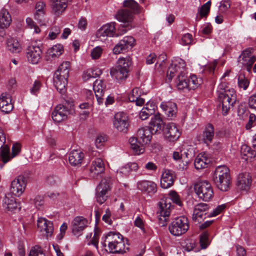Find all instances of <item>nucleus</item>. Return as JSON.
Returning a JSON list of instances; mask_svg holds the SVG:
<instances>
[{"label": "nucleus", "instance_id": "f257e3e1", "mask_svg": "<svg viewBox=\"0 0 256 256\" xmlns=\"http://www.w3.org/2000/svg\"><path fill=\"white\" fill-rule=\"evenodd\" d=\"M176 74H178L176 86L180 90H190L188 80L186 76V64L180 58H176L172 60L167 72V78L171 80Z\"/></svg>", "mask_w": 256, "mask_h": 256}, {"label": "nucleus", "instance_id": "f03ea898", "mask_svg": "<svg viewBox=\"0 0 256 256\" xmlns=\"http://www.w3.org/2000/svg\"><path fill=\"white\" fill-rule=\"evenodd\" d=\"M217 94L218 100L222 104V114L226 115L236 102V92L234 89L224 87L222 84L218 85Z\"/></svg>", "mask_w": 256, "mask_h": 256}, {"label": "nucleus", "instance_id": "7ed1b4c3", "mask_svg": "<svg viewBox=\"0 0 256 256\" xmlns=\"http://www.w3.org/2000/svg\"><path fill=\"white\" fill-rule=\"evenodd\" d=\"M214 181L216 187L221 191H228L231 184V176L229 168L226 166H219L215 170Z\"/></svg>", "mask_w": 256, "mask_h": 256}, {"label": "nucleus", "instance_id": "20e7f679", "mask_svg": "<svg viewBox=\"0 0 256 256\" xmlns=\"http://www.w3.org/2000/svg\"><path fill=\"white\" fill-rule=\"evenodd\" d=\"M190 225L188 218L184 216L175 218L169 226L170 234L174 236H180L184 234L189 229Z\"/></svg>", "mask_w": 256, "mask_h": 256}, {"label": "nucleus", "instance_id": "39448f33", "mask_svg": "<svg viewBox=\"0 0 256 256\" xmlns=\"http://www.w3.org/2000/svg\"><path fill=\"white\" fill-rule=\"evenodd\" d=\"M194 191L198 198L206 202H208L214 196V191L212 186L207 181L197 182L194 186Z\"/></svg>", "mask_w": 256, "mask_h": 256}, {"label": "nucleus", "instance_id": "423d86ee", "mask_svg": "<svg viewBox=\"0 0 256 256\" xmlns=\"http://www.w3.org/2000/svg\"><path fill=\"white\" fill-rule=\"evenodd\" d=\"M130 64L131 60L129 56L120 58L118 59L116 64L118 71L114 72H113V76L116 77L118 82L127 78Z\"/></svg>", "mask_w": 256, "mask_h": 256}, {"label": "nucleus", "instance_id": "0eeeda50", "mask_svg": "<svg viewBox=\"0 0 256 256\" xmlns=\"http://www.w3.org/2000/svg\"><path fill=\"white\" fill-rule=\"evenodd\" d=\"M112 180L110 178L102 180L96 188V201L100 204H102L107 200L108 191L110 190Z\"/></svg>", "mask_w": 256, "mask_h": 256}, {"label": "nucleus", "instance_id": "6e6552de", "mask_svg": "<svg viewBox=\"0 0 256 256\" xmlns=\"http://www.w3.org/2000/svg\"><path fill=\"white\" fill-rule=\"evenodd\" d=\"M163 133L165 140L169 142H174L180 138L182 132L175 123L169 122L165 125Z\"/></svg>", "mask_w": 256, "mask_h": 256}, {"label": "nucleus", "instance_id": "1a4fd4ad", "mask_svg": "<svg viewBox=\"0 0 256 256\" xmlns=\"http://www.w3.org/2000/svg\"><path fill=\"white\" fill-rule=\"evenodd\" d=\"M113 125L119 132L126 133L130 126L128 116L122 112L116 113L113 120Z\"/></svg>", "mask_w": 256, "mask_h": 256}, {"label": "nucleus", "instance_id": "9d476101", "mask_svg": "<svg viewBox=\"0 0 256 256\" xmlns=\"http://www.w3.org/2000/svg\"><path fill=\"white\" fill-rule=\"evenodd\" d=\"M20 150V146L18 144H14L12 147V156L10 154V148L7 145L4 146L0 151V162L3 164H0V168H2L4 165L9 162L12 158L16 156Z\"/></svg>", "mask_w": 256, "mask_h": 256}, {"label": "nucleus", "instance_id": "9b49d317", "mask_svg": "<svg viewBox=\"0 0 256 256\" xmlns=\"http://www.w3.org/2000/svg\"><path fill=\"white\" fill-rule=\"evenodd\" d=\"M26 186V178L20 176L12 182L10 194L19 197L24 192Z\"/></svg>", "mask_w": 256, "mask_h": 256}, {"label": "nucleus", "instance_id": "f8f14e48", "mask_svg": "<svg viewBox=\"0 0 256 256\" xmlns=\"http://www.w3.org/2000/svg\"><path fill=\"white\" fill-rule=\"evenodd\" d=\"M139 166L136 162H129L118 168L116 176L118 179L127 178L131 172H137Z\"/></svg>", "mask_w": 256, "mask_h": 256}, {"label": "nucleus", "instance_id": "ddd939ff", "mask_svg": "<svg viewBox=\"0 0 256 256\" xmlns=\"http://www.w3.org/2000/svg\"><path fill=\"white\" fill-rule=\"evenodd\" d=\"M42 50L38 46L32 44L27 50L26 56L28 61L32 64H37L42 58Z\"/></svg>", "mask_w": 256, "mask_h": 256}, {"label": "nucleus", "instance_id": "4468645a", "mask_svg": "<svg viewBox=\"0 0 256 256\" xmlns=\"http://www.w3.org/2000/svg\"><path fill=\"white\" fill-rule=\"evenodd\" d=\"M135 43V40L131 36H125L113 48V53L118 54L123 50L131 48Z\"/></svg>", "mask_w": 256, "mask_h": 256}, {"label": "nucleus", "instance_id": "2eb2a0df", "mask_svg": "<svg viewBox=\"0 0 256 256\" xmlns=\"http://www.w3.org/2000/svg\"><path fill=\"white\" fill-rule=\"evenodd\" d=\"M37 226L40 232L47 238L52 236L54 230L53 224L52 222L44 218H39L38 220Z\"/></svg>", "mask_w": 256, "mask_h": 256}, {"label": "nucleus", "instance_id": "dca6fc26", "mask_svg": "<svg viewBox=\"0 0 256 256\" xmlns=\"http://www.w3.org/2000/svg\"><path fill=\"white\" fill-rule=\"evenodd\" d=\"M137 188L143 192L150 195L156 192L157 186L155 182L148 180H141L137 182Z\"/></svg>", "mask_w": 256, "mask_h": 256}, {"label": "nucleus", "instance_id": "f3484780", "mask_svg": "<svg viewBox=\"0 0 256 256\" xmlns=\"http://www.w3.org/2000/svg\"><path fill=\"white\" fill-rule=\"evenodd\" d=\"M88 220L82 216H76L72 222V232L75 236H80L81 232L88 226Z\"/></svg>", "mask_w": 256, "mask_h": 256}, {"label": "nucleus", "instance_id": "a211bd4d", "mask_svg": "<svg viewBox=\"0 0 256 256\" xmlns=\"http://www.w3.org/2000/svg\"><path fill=\"white\" fill-rule=\"evenodd\" d=\"M2 202V206L5 210L8 212H14L20 209L19 204L16 202L11 194H6L3 199Z\"/></svg>", "mask_w": 256, "mask_h": 256}, {"label": "nucleus", "instance_id": "6ab92c4d", "mask_svg": "<svg viewBox=\"0 0 256 256\" xmlns=\"http://www.w3.org/2000/svg\"><path fill=\"white\" fill-rule=\"evenodd\" d=\"M34 18L40 25H46L47 21L45 18L46 4L42 1L36 2Z\"/></svg>", "mask_w": 256, "mask_h": 256}, {"label": "nucleus", "instance_id": "aec40b11", "mask_svg": "<svg viewBox=\"0 0 256 256\" xmlns=\"http://www.w3.org/2000/svg\"><path fill=\"white\" fill-rule=\"evenodd\" d=\"M68 110L66 106L62 104L58 105L52 114V117L54 121L60 122L67 118Z\"/></svg>", "mask_w": 256, "mask_h": 256}, {"label": "nucleus", "instance_id": "412c9836", "mask_svg": "<svg viewBox=\"0 0 256 256\" xmlns=\"http://www.w3.org/2000/svg\"><path fill=\"white\" fill-rule=\"evenodd\" d=\"M158 212L161 216L164 217V220L166 221L170 215L172 208L170 200L168 198H162L158 203Z\"/></svg>", "mask_w": 256, "mask_h": 256}, {"label": "nucleus", "instance_id": "4be33fe9", "mask_svg": "<svg viewBox=\"0 0 256 256\" xmlns=\"http://www.w3.org/2000/svg\"><path fill=\"white\" fill-rule=\"evenodd\" d=\"M251 183L252 178L249 173L244 172L238 175L237 184L238 187L241 190H248L251 186Z\"/></svg>", "mask_w": 256, "mask_h": 256}, {"label": "nucleus", "instance_id": "5701e85b", "mask_svg": "<svg viewBox=\"0 0 256 256\" xmlns=\"http://www.w3.org/2000/svg\"><path fill=\"white\" fill-rule=\"evenodd\" d=\"M104 170V164L100 158H96L93 160L90 167V175L95 178L98 174H102Z\"/></svg>", "mask_w": 256, "mask_h": 256}, {"label": "nucleus", "instance_id": "b1692460", "mask_svg": "<svg viewBox=\"0 0 256 256\" xmlns=\"http://www.w3.org/2000/svg\"><path fill=\"white\" fill-rule=\"evenodd\" d=\"M256 60V56L254 54L252 49L250 48L244 50L238 58V64L242 66L254 64Z\"/></svg>", "mask_w": 256, "mask_h": 256}, {"label": "nucleus", "instance_id": "393cba45", "mask_svg": "<svg viewBox=\"0 0 256 256\" xmlns=\"http://www.w3.org/2000/svg\"><path fill=\"white\" fill-rule=\"evenodd\" d=\"M113 249H114L113 254H123L126 252L124 237L119 232H113Z\"/></svg>", "mask_w": 256, "mask_h": 256}, {"label": "nucleus", "instance_id": "a878e982", "mask_svg": "<svg viewBox=\"0 0 256 256\" xmlns=\"http://www.w3.org/2000/svg\"><path fill=\"white\" fill-rule=\"evenodd\" d=\"M164 127V122L159 114H155L152 118L148 128L154 134L160 133Z\"/></svg>", "mask_w": 256, "mask_h": 256}, {"label": "nucleus", "instance_id": "bb28decb", "mask_svg": "<svg viewBox=\"0 0 256 256\" xmlns=\"http://www.w3.org/2000/svg\"><path fill=\"white\" fill-rule=\"evenodd\" d=\"M115 17L118 20L122 22L126 26H132V14L129 11L124 10H120Z\"/></svg>", "mask_w": 256, "mask_h": 256}, {"label": "nucleus", "instance_id": "cd10ccee", "mask_svg": "<svg viewBox=\"0 0 256 256\" xmlns=\"http://www.w3.org/2000/svg\"><path fill=\"white\" fill-rule=\"evenodd\" d=\"M174 172L170 170H164L162 174L160 186L163 188H168L173 184L174 180Z\"/></svg>", "mask_w": 256, "mask_h": 256}, {"label": "nucleus", "instance_id": "c85d7f7f", "mask_svg": "<svg viewBox=\"0 0 256 256\" xmlns=\"http://www.w3.org/2000/svg\"><path fill=\"white\" fill-rule=\"evenodd\" d=\"M210 162V158L206 153L201 152L195 158L194 166L198 170L204 168L208 167Z\"/></svg>", "mask_w": 256, "mask_h": 256}, {"label": "nucleus", "instance_id": "c756f323", "mask_svg": "<svg viewBox=\"0 0 256 256\" xmlns=\"http://www.w3.org/2000/svg\"><path fill=\"white\" fill-rule=\"evenodd\" d=\"M11 96L9 94H2L0 97V108L6 114L10 112L13 109Z\"/></svg>", "mask_w": 256, "mask_h": 256}, {"label": "nucleus", "instance_id": "7c9ffc66", "mask_svg": "<svg viewBox=\"0 0 256 256\" xmlns=\"http://www.w3.org/2000/svg\"><path fill=\"white\" fill-rule=\"evenodd\" d=\"M208 208V205L206 204L201 203L196 205L193 212L192 217L193 220L200 222L204 218Z\"/></svg>", "mask_w": 256, "mask_h": 256}, {"label": "nucleus", "instance_id": "2f4dec72", "mask_svg": "<svg viewBox=\"0 0 256 256\" xmlns=\"http://www.w3.org/2000/svg\"><path fill=\"white\" fill-rule=\"evenodd\" d=\"M140 140H138V138L134 136L130 137L128 140L130 148L136 155H140L144 152V144Z\"/></svg>", "mask_w": 256, "mask_h": 256}, {"label": "nucleus", "instance_id": "473e14b6", "mask_svg": "<svg viewBox=\"0 0 256 256\" xmlns=\"http://www.w3.org/2000/svg\"><path fill=\"white\" fill-rule=\"evenodd\" d=\"M153 134H154L148 126L141 128L138 129L137 132L138 138L144 144H149Z\"/></svg>", "mask_w": 256, "mask_h": 256}, {"label": "nucleus", "instance_id": "72a5a7b5", "mask_svg": "<svg viewBox=\"0 0 256 256\" xmlns=\"http://www.w3.org/2000/svg\"><path fill=\"white\" fill-rule=\"evenodd\" d=\"M84 158V153L80 150H72L69 154L68 160L73 166H78Z\"/></svg>", "mask_w": 256, "mask_h": 256}, {"label": "nucleus", "instance_id": "f704fd0d", "mask_svg": "<svg viewBox=\"0 0 256 256\" xmlns=\"http://www.w3.org/2000/svg\"><path fill=\"white\" fill-rule=\"evenodd\" d=\"M104 88L105 86L102 80H96L93 84V89L98 104H102L103 102L102 97L104 96Z\"/></svg>", "mask_w": 256, "mask_h": 256}, {"label": "nucleus", "instance_id": "c9c22d12", "mask_svg": "<svg viewBox=\"0 0 256 256\" xmlns=\"http://www.w3.org/2000/svg\"><path fill=\"white\" fill-rule=\"evenodd\" d=\"M160 108L169 118L175 116L176 112V104L172 102H163L161 103Z\"/></svg>", "mask_w": 256, "mask_h": 256}, {"label": "nucleus", "instance_id": "e433bc0d", "mask_svg": "<svg viewBox=\"0 0 256 256\" xmlns=\"http://www.w3.org/2000/svg\"><path fill=\"white\" fill-rule=\"evenodd\" d=\"M68 78L60 74H54V84L56 90L61 94L65 92V88L68 82Z\"/></svg>", "mask_w": 256, "mask_h": 256}, {"label": "nucleus", "instance_id": "4c0bfd02", "mask_svg": "<svg viewBox=\"0 0 256 256\" xmlns=\"http://www.w3.org/2000/svg\"><path fill=\"white\" fill-rule=\"evenodd\" d=\"M52 12L56 16L61 14L67 8V0H52Z\"/></svg>", "mask_w": 256, "mask_h": 256}, {"label": "nucleus", "instance_id": "58836bf2", "mask_svg": "<svg viewBox=\"0 0 256 256\" xmlns=\"http://www.w3.org/2000/svg\"><path fill=\"white\" fill-rule=\"evenodd\" d=\"M12 18L8 10L6 8L2 9L0 12V29L7 28L10 25Z\"/></svg>", "mask_w": 256, "mask_h": 256}, {"label": "nucleus", "instance_id": "ea45409f", "mask_svg": "<svg viewBox=\"0 0 256 256\" xmlns=\"http://www.w3.org/2000/svg\"><path fill=\"white\" fill-rule=\"evenodd\" d=\"M112 34V29L110 24L102 26L96 32V38L100 39L101 40H106L108 36H111Z\"/></svg>", "mask_w": 256, "mask_h": 256}, {"label": "nucleus", "instance_id": "a19ab883", "mask_svg": "<svg viewBox=\"0 0 256 256\" xmlns=\"http://www.w3.org/2000/svg\"><path fill=\"white\" fill-rule=\"evenodd\" d=\"M64 52L63 46L60 44L54 46L48 50L47 60L58 58Z\"/></svg>", "mask_w": 256, "mask_h": 256}, {"label": "nucleus", "instance_id": "79ce46f5", "mask_svg": "<svg viewBox=\"0 0 256 256\" xmlns=\"http://www.w3.org/2000/svg\"><path fill=\"white\" fill-rule=\"evenodd\" d=\"M214 134V128L212 125L208 124L203 132L202 141L208 146L212 142Z\"/></svg>", "mask_w": 256, "mask_h": 256}, {"label": "nucleus", "instance_id": "37998d69", "mask_svg": "<svg viewBox=\"0 0 256 256\" xmlns=\"http://www.w3.org/2000/svg\"><path fill=\"white\" fill-rule=\"evenodd\" d=\"M6 48L8 50L13 53H18L22 50L21 44L18 40L12 38L8 39Z\"/></svg>", "mask_w": 256, "mask_h": 256}, {"label": "nucleus", "instance_id": "c03bdc74", "mask_svg": "<svg viewBox=\"0 0 256 256\" xmlns=\"http://www.w3.org/2000/svg\"><path fill=\"white\" fill-rule=\"evenodd\" d=\"M134 226L140 228L144 236H148L151 234V230L146 225L144 221L140 216H138L134 222Z\"/></svg>", "mask_w": 256, "mask_h": 256}, {"label": "nucleus", "instance_id": "a18cd8bd", "mask_svg": "<svg viewBox=\"0 0 256 256\" xmlns=\"http://www.w3.org/2000/svg\"><path fill=\"white\" fill-rule=\"evenodd\" d=\"M103 249L108 253L112 252V232H110L102 238Z\"/></svg>", "mask_w": 256, "mask_h": 256}, {"label": "nucleus", "instance_id": "49530a36", "mask_svg": "<svg viewBox=\"0 0 256 256\" xmlns=\"http://www.w3.org/2000/svg\"><path fill=\"white\" fill-rule=\"evenodd\" d=\"M70 70V63L69 62H64L60 65L58 67L57 70L56 71L54 74H59L60 75L62 76L68 78L69 71Z\"/></svg>", "mask_w": 256, "mask_h": 256}, {"label": "nucleus", "instance_id": "de8ad7c7", "mask_svg": "<svg viewBox=\"0 0 256 256\" xmlns=\"http://www.w3.org/2000/svg\"><path fill=\"white\" fill-rule=\"evenodd\" d=\"M101 73V70L98 68H89L84 72L82 78L84 80L86 81L90 78L98 76Z\"/></svg>", "mask_w": 256, "mask_h": 256}, {"label": "nucleus", "instance_id": "09e8293b", "mask_svg": "<svg viewBox=\"0 0 256 256\" xmlns=\"http://www.w3.org/2000/svg\"><path fill=\"white\" fill-rule=\"evenodd\" d=\"M240 153L242 158L246 160L255 156L256 153L251 150L250 148L246 144H243L241 146Z\"/></svg>", "mask_w": 256, "mask_h": 256}, {"label": "nucleus", "instance_id": "8fccbe9b", "mask_svg": "<svg viewBox=\"0 0 256 256\" xmlns=\"http://www.w3.org/2000/svg\"><path fill=\"white\" fill-rule=\"evenodd\" d=\"M190 90H194L198 88L202 83V80L200 78H197L196 76L192 75L188 80Z\"/></svg>", "mask_w": 256, "mask_h": 256}, {"label": "nucleus", "instance_id": "3c124183", "mask_svg": "<svg viewBox=\"0 0 256 256\" xmlns=\"http://www.w3.org/2000/svg\"><path fill=\"white\" fill-rule=\"evenodd\" d=\"M250 84V80L243 74H240L238 77V86L240 88L246 90Z\"/></svg>", "mask_w": 256, "mask_h": 256}, {"label": "nucleus", "instance_id": "603ef678", "mask_svg": "<svg viewBox=\"0 0 256 256\" xmlns=\"http://www.w3.org/2000/svg\"><path fill=\"white\" fill-rule=\"evenodd\" d=\"M132 26H126L124 24H122V26H120L118 28H115L113 25V37H118L124 34H126L128 30L131 29Z\"/></svg>", "mask_w": 256, "mask_h": 256}, {"label": "nucleus", "instance_id": "864d4df0", "mask_svg": "<svg viewBox=\"0 0 256 256\" xmlns=\"http://www.w3.org/2000/svg\"><path fill=\"white\" fill-rule=\"evenodd\" d=\"M123 5L124 6L130 8L134 12H140V6L134 0H124Z\"/></svg>", "mask_w": 256, "mask_h": 256}, {"label": "nucleus", "instance_id": "5fc2aeb1", "mask_svg": "<svg viewBox=\"0 0 256 256\" xmlns=\"http://www.w3.org/2000/svg\"><path fill=\"white\" fill-rule=\"evenodd\" d=\"M181 151H182V153L184 157V160H188L187 159L191 158L194 154L193 148L192 146H189L186 144L182 145Z\"/></svg>", "mask_w": 256, "mask_h": 256}, {"label": "nucleus", "instance_id": "6e6d98bb", "mask_svg": "<svg viewBox=\"0 0 256 256\" xmlns=\"http://www.w3.org/2000/svg\"><path fill=\"white\" fill-rule=\"evenodd\" d=\"M182 151L180 152H174L173 153V158L174 159L178 162H182L183 163V166H182V168L184 169V166H186V164H187L188 162V160H184V157L182 153Z\"/></svg>", "mask_w": 256, "mask_h": 256}, {"label": "nucleus", "instance_id": "4d7b16f0", "mask_svg": "<svg viewBox=\"0 0 256 256\" xmlns=\"http://www.w3.org/2000/svg\"><path fill=\"white\" fill-rule=\"evenodd\" d=\"M94 234L92 240H90L88 244L94 245L96 249H98V240L101 233L100 230L98 228H95Z\"/></svg>", "mask_w": 256, "mask_h": 256}, {"label": "nucleus", "instance_id": "13d9d810", "mask_svg": "<svg viewBox=\"0 0 256 256\" xmlns=\"http://www.w3.org/2000/svg\"><path fill=\"white\" fill-rule=\"evenodd\" d=\"M141 90L138 88H134L130 92L128 96V98L130 102H134L137 100L139 97L140 96Z\"/></svg>", "mask_w": 256, "mask_h": 256}, {"label": "nucleus", "instance_id": "bf43d9fd", "mask_svg": "<svg viewBox=\"0 0 256 256\" xmlns=\"http://www.w3.org/2000/svg\"><path fill=\"white\" fill-rule=\"evenodd\" d=\"M200 243L202 248H206L210 244L208 234L206 232L202 233L200 236Z\"/></svg>", "mask_w": 256, "mask_h": 256}, {"label": "nucleus", "instance_id": "052dcab7", "mask_svg": "<svg viewBox=\"0 0 256 256\" xmlns=\"http://www.w3.org/2000/svg\"><path fill=\"white\" fill-rule=\"evenodd\" d=\"M28 256H45V254L40 247L36 246L31 248Z\"/></svg>", "mask_w": 256, "mask_h": 256}, {"label": "nucleus", "instance_id": "680f3d73", "mask_svg": "<svg viewBox=\"0 0 256 256\" xmlns=\"http://www.w3.org/2000/svg\"><path fill=\"white\" fill-rule=\"evenodd\" d=\"M169 197L170 198H168L170 200H172L173 202L175 203L177 205L179 206H182V202L178 194L174 192V191H170L169 192Z\"/></svg>", "mask_w": 256, "mask_h": 256}, {"label": "nucleus", "instance_id": "e2e57ef3", "mask_svg": "<svg viewBox=\"0 0 256 256\" xmlns=\"http://www.w3.org/2000/svg\"><path fill=\"white\" fill-rule=\"evenodd\" d=\"M102 49L101 47L98 46L92 50L90 56L92 60L99 58L102 54Z\"/></svg>", "mask_w": 256, "mask_h": 256}, {"label": "nucleus", "instance_id": "0e129e2a", "mask_svg": "<svg viewBox=\"0 0 256 256\" xmlns=\"http://www.w3.org/2000/svg\"><path fill=\"white\" fill-rule=\"evenodd\" d=\"M211 2L210 0L206 2L200 8V14L201 16H206L209 12Z\"/></svg>", "mask_w": 256, "mask_h": 256}, {"label": "nucleus", "instance_id": "69168bd1", "mask_svg": "<svg viewBox=\"0 0 256 256\" xmlns=\"http://www.w3.org/2000/svg\"><path fill=\"white\" fill-rule=\"evenodd\" d=\"M60 28L58 26H54L52 28L48 34V38L50 40L55 39L57 36L60 33Z\"/></svg>", "mask_w": 256, "mask_h": 256}, {"label": "nucleus", "instance_id": "338daca9", "mask_svg": "<svg viewBox=\"0 0 256 256\" xmlns=\"http://www.w3.org/2000/svg\"><path fill=\"white\" fill-rule=\"evenodd\" d=\"M60 182L59 178L56 176H50L47 177L46 180L47 184L52 186L57 185Z\"/></svg>", "mask_w": 256, "mask_h": 256}, {"label": "nucleus", "instance_id": "774afa93", "mask_svg": "<svg viewBox=\"0 0 256 256\" xmlns=\"http://www.w3.org/2000/svg\"><path fill=\"white\" fill-rule=\"evenodd\" d=\"M248 103L250 108L256 109V93L248 98Z\"/></svg>", "mask_w": 256, "mask_h": 256}]
</instances>
